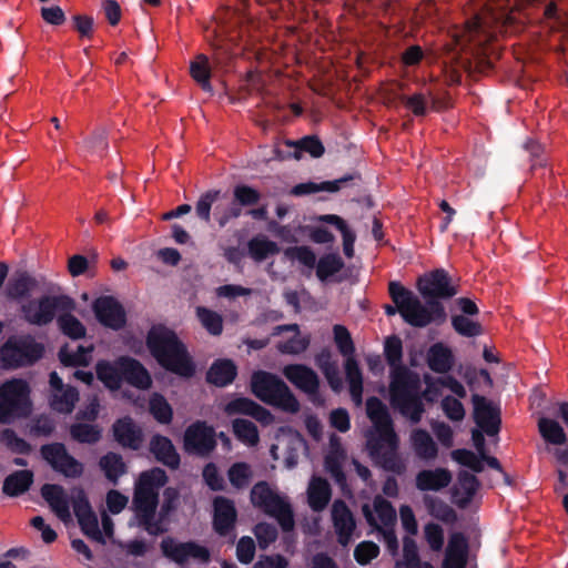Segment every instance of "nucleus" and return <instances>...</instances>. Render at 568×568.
<instances>
[{
	"label": "nucleus",
	"mask_w": 568,
	"mask_h": 568,
	"mask_svg": "<svg viewBox=\"0 0 568 568\" xmlns=\"http://www.w3.org/2000/svg\"><path fill=\"white\" fill-rule=\"evenodd\" d=\"M70 312L62 311L59 313L58 325L64 335L75 339L81 338L85 335V327Z\"/></svg>",
	"instance_id": "603ef678"
},
{
	"label": "nucleus",
	"mask_w": 568,
	"mask_h": 568,
	"mask_svg": "<svg viewBox=\"0 0 568 568\" xmlns=\"http://www.w3.org/2000/svg\"><path fill=\"white\" fill-rule=\"evenodd\" d=\"M221 191L219 190H210L202 194L196 203L195 211L196 215L205 221L210 222L211 220V209L214 202L220 197Z\"/></svg>",
	"instance_id": "680f3d73"
},
{
	"label": "nucleus",
	"mask_w": 568,
	"mask_h": 568,
	"mask_svg": "<svg viewBox=\"0 0 568 568\" xmlns=\"http://www.w3.org/2000/svg\"><path fill=\"white\" fill-rule=\"evenodd\" d=\"M232 428L235 437L246 446L253 447L258 444V430L251 420L236 418L233 420Z\"/></svg>",
	"instance_id": "de8ad7c7"
},
{
	"label": "nucleus",
	"mask_w": 568,
	"mask_h": 568,
	"mask_svg": "<svg viewBox=\"0 0 568 568\" xmlns=\"http://www.w3.org/2000/svg\"><path fill=\"white\" fill-rule=\"evenodd\" d=\"M538 429L545 442L552 445H564L567 435L562 426L555 419L541 417L538 422Z\"/></svg>",
	"instance_id": "a19ab883"
},
{
	"label": "nucleus",
	"mask_w": 568,
	"mask_h": 568,
	"mask_svg": "<svg viewBox=\"0 0 568 568\" xmlns=\"http://www.w3.org/2000/svg\"><path fill=\"white\" fill-rule=\"evenodd\" d=\"M442 409L446 417L453 422H460L465 417V408L459 399L446 396L442 400Z\"/></svg>",
	"instance_id": "338daca9"
},
{
	"label": "nucleus",
	"mask_w": 568,
	"mask_h": 568,
	"mask_svg": "<svg viewBox=\"0 0 568 568\" xmlns=\"http://www.w3.org/2000/svg\"><path fill=\"white\" fill-rule=\"evenodd\" d=\"M379 554V547L373 541H362L354 550V557L359 565H367Z\"/></svg>",
	"instance_id": "774afa93"
},
{
	"label": "nucleus",
	"mask_w": 568,
	"mask_h": 568,
	"mask_svg": "<svg viewBox=\"0 0 568 568\" xmlns=\"http://www.w3.org/2000/svg\"><path fill=\"white\" fill-rule=\"evenodd\" d=\"M37 287V281L27 275L20 274L9 281L7 285V295L12 300H21L29 296Z\"/></svg>",
	"instance_id": "c03bdc74"
},
{
	"label": "nucleus",
	"mask_w": 568,
	"mask_h": 568,
	"mask_svg": "<svg viewBox=\"0 0 568 568\" xmlns=\"http://www.w3.org/2000/svg\"><path fill=\"white\" fill-rule=\"evenodd\" d=\"M318 221L334 225L342 234L344 254L351 258L354 255V243L356 236L354 232L347 226L345 221L335 214L321 215Z\"/></svg>",
	"instance_id": "4c0bfd02"
},
{
	"label": "nucleus",
	"mask_w": 568,
	"mask_h": 568,
	"mask_svg": "<svg viewBox=\"0 0 568 568\" xmlns=\"http://www.w3.org/2000/svg\"><path fill=\"white\" fill-rule=\"evenodd\" d=\"M388 292L395 306L386 305L385 313L392 316L398 312L412 326L425 327L433 322H443L446 317L444 306L439 302L428 301L423 305L417 296L397 282L389 283Z\"/></svg>",
	"instance_id": "20e7f679"
},
{
	"label": "nucleus",
	"mask_w": 568,
	"mask_h": 568,
	"mask_svg": "<svg viewBox=\"0 0 568 568\" xmlns=\"http://www.w3.org/2000/svg\"><path fill=\"white\" fill-rule=\"evenodd\" d=\"M252 393L263 403L287 413H297L300 403L288 386L276 375L258 371L252 375Z\"/></svg>",
	"instance_id": "6e6552de"
},
{
	"label": "nucleus",
	"mask_w": 568,
	"mask_h": 568,
	"mask_svg": "<svg viewBox=\"0 0 568 568\" xmlns=\"http://www.w3.org/2000/svg\"><path fill=\"white\" fill-rule=\"evenodd\" d=\"M79 400V393L72 386H67L64 390L53 392L50 399V406L53 410L62 414H70L75 403Z\"/></svg>",
	"instance_id": "ea45409f"
},
{
	"label": "nucleus",
	"mask_w": 568,
	"mask_h": 568,
	"mask_svg": "<svg viewBox=\"0 0 568 568\" xmlns=\"http://www.w3.org/2000/svg\"><path fill=\"white\" fill-rule=\"evenodd\" d=\"M41 455L54 470L63 474L65 477L74 478L83 473L82 464L68 454L63 444L44 445L41 448Z\"/></svg>",
	"instance_id": "2eb2a0df"
},
{
	"label": "nucleus",
	"mask_w": 568,
	"mask_h": 568,
	"mask_svg": "<svg viewBox=\"0 0 568 568\" xmlns=\"http://www.w3.org/2000/svg\"><path fill=\"white\" fill-rule=\"evenodd\" d=\"M41 495L61 521L69 523L71 520L70 503L61 486L45 484L41 488Z\"/></svg>",
	"instance_id": "bb28decb"
},
{
	"label": "nucleus",
	"mask_w": 568,
	"mask_h": 568,
	"mask_svg": "<svg viewBox=\"0 0 568 568\" xmlns=\"http://www.w3.org/2000/svg\"><path fill=\"white\" fill-rule=\"evenodd\" d=\"M273 335L281 336V339L276 344V348L282 354H301L307 349L311 343L308 335L301 334L297 324L276 326Z\"/></svg>",
	"instance_id": "6ab92c4d"
},
{
	"label": "nucleus",
	"mask_w": 568,
	"mask_h": 568,
	"mask_svg": "<svg viewBox=\"0 0 568 568\" xmlns=\"http://www.w3.org/2000/svg\"><path fill=\"white\" fill-rule=\"evenodd\" d=\"M452 473L446 468L424 469L416 475V488L422 491H438L452 483Z\"/></svg>",
	"instance_id": "c85d7f7f"
},
{
	"label": "nucleus",
	"mask_w": 568,
	"mask_h": 568,
	"mask_svg": "<svg viewBox=\"0 0 568 568\" xmlns=\"http://www.w3.org/2000/svg\"><path fill=\"white\" fill-rule=\"evenodd\" d=\"M196 315L202 326L212 335H220L223 331V318L222 316L206 307L199 306L196 308Z\"/></svg>",
	"instance_id": "5fc2aeb1"
},
{
	"label": "nucleus",
	"mask_w": 568,
	"mask_h": 568,
	"mask_svg": "<svg viewBox=\"0 0 568 568\" xmlns=\"http://www.w3.org/2000/svg\"><path fill=\"white\" fill-rule=\"evenodd\" d=\"M93 346H79L75 352L64 346L59 352V359L65 366H87L91 361Z\"/></svg>",
	"instance_id": "09e8293b"
},
{
	"label": "nucleus",
	"mask_w": 568,
	"mask_h": 568,
	"mask_svg": "<svg viewBox=\"0 0 568 568\" xmlns=\"http://www.w3.org/2000/svg\"><path fill=\"white\" fill-rule=\"evenodd\" d=\"M74 303L68 296L43 295L24 302L21 305V314L29 324L44 326L51 323L58 313L72 311Z\"/></svg>",
	"instance_id": "f8f14e48"
},
{
	"label": "nucleus",
	"mask_w": 568,
	"mask_h": 568,
	"mask_svg": "<svg viewBox=\"0 0 568 568\" xmlns=\"http://www.w3.org/2000/svg\"><path fill=\"white\" fill-rule=\"evenodd\" d=\"M428 367L436 373H447L452 369L454 357L452 351L442 343L432 345L427 352Z\"/></svg>",
	"instance_id": "f704fd0d"
},
{
	"label": "nucleus",
	"mask_w": 568,
	"mask_h": 568,
	"mask_svg": "<svg viewBox=\"0 0 568 568\" xmlns=\"http://www.w3.org/2000/svg\"><path fill=\"white\" fill-rule=\"evenodd\" d=\"M150 412L154 418L162 424H168L172 419V408L161 395L154 394L151 397Z\"/></svg>",
	"instance_id": "052dcab7"
},
{
	"label": "nucleus",
	"mask_w": 568,
	"mask_h": 568,
	"mask_svg": "<svg viewBox=\"0 0 568 568\" xmlns=\"http://www.w3.org/2000/svg\"><path fill=\"white\" fill-rule=\"evenodd\" d=\"M150 449L155 458L165 466L173 469L179 467L180 456L169 438L160 435L154 436L151 440Z\"/></svg>",
	"instance_id": "473e14b6"
},
{
	"label": "nucleus",
	"mask_w": 568,
	"mask_h": 568,
	"mask_svg": "<svg viewBox=\"0 0 568 568\" xmlns=\"http://www.w3.org/2000/svg\"><path fill=\"white\" fill-rule=\"evenodd\" d=\"M216 445L214 428L205 422H196L190 425L184 434V448L187 453L207 455Z\"/></svg>",
	"instance_id": "dca6fc26"
},
{
	"label": "nucleus",
	"mask_w": 568,
	"mask_h": 568,
	"mask_svg": "<svg viewBox=\"0 0 568 568\" xmlns=\"http://www.w3.org/2000/svg\"><path fill=\"white\" fill-rule=\"evenodd\" d=\"M424 504L427 508L428 514L435 519L447 525H453L456 523V511L444 500L437 497L426 496L424 497Z\"/></svg>",
	"instance_id": "e433bc0d"
},
{
	"label": "nucleus",
	"mask_w": 568,
	"mask_h": 568,
	"mask_svg": "<svg viewBox=\"0 0 568 568\" xmlns=\"http://www.w3.org/2000/svg\"><path fill=\"white\" fill-rule=\"evenodd\" d=\"M384 355L390 367L389 403L410 423L420 422L425 408L419 396V377L402 364L403 344L399 337L385 341Z\"/></svg>",
	"instance_id": "f257e3e1"
},
{
	"label": "nucleus",
	"mask_w": 568,
	"mask_h": 568,
	"mask_svg": "<svg viewBox=\"0 0 568 568\" xmlns=\"http://www.w3.org/2000/svg\"><path fill=\"white\" fill-rule=\"evenodd\" d=\"M363 514L367 523L377 530L392 528L396 524L395 508L382 496H376L374 498L373 508L368 505H364Z\"/></svg>",
	"instance_id": "aec40b11"
},
{
	"label": "nucleus",
	"mask_w": 568,
	"mask_h": 568,
	"mask_svg": "<svg viewBox=\"0 0 568 568\" xmlns=\"http://www.w3.org/2000/svg\"><path fill=\"white\" fill-rule=\"evenodd\" d=\"M190 74L192 79L205 91H211V68L205 54H197L190 64Z\"/></svg>",
	"instance_id": "37998d69"
},
{
	"label": "nucleus",
	"mask_w": 568,
	"mask_h": 568,
	"mask_svg": "<svg viewBox=\"0 0 568 568\" xmlns=\"http://www.w3.org/2000/svg\"><path fill=\"white\" fill-rule=\"evenodd\" d=\"M332 521L337 541L347 546L353 538L356 523L352 511L343 500H335L332 506Z\"/></svg>",
	"instance_id": "4be33fe9"
},
{
	"label": "nucleus",
	"mask_w": 568,
	"mask_h": 568,
	"mask_svg": "<svg viewBox=\"0 0 568 568\" xmlns=\"http://www.w3.org/2000/svg\"><path fill=\"white\" fill-rule=\"evenodd\" d=\"M98 321L104 326L119 329L125 324V313L121 304L111 296H101L93 303Z\"/></svg>",
	"instance_id": "412c9836"
},
{
	"label": "nucleus",
	"mask_w": 568,
	"mask_h": 568,
	"mask_svg": "<svg viewBox=\"0 0 568 568\" xmlns=\"http://www.w3.org/2000/svg\"><path fill=\"white\" fill-rule=\"evenodd\" d=\"M402 102L412 111L415 116H424L428 110V100L424 93H414L413 95H403Z\"/></svg>",
	"instance_id": "69168bd1"
},
{
	"label": "nucleus",
	"mask_w": 568,
	"mask_h": 568,
	"mask_svg": "<svg viewBox=\"0 0 568 568\" xmlns=\"http://www.w3.org/2000/svg\"><path fill=\"white\" fill-rule=\"evenodd\" d=\"M366 413L373 424L367 437V447L371 455L385 457V468L400 474L405 466L395 454L398 438L387 407L379 398L369 397L366 400Z\"/></svg>",
	"instance_id": "f03ea898"
},
{
	"label": "nucleus",
	"mask_w": 568,
	"mask_h": 568,
	"mask_svg": "<svg viewBox=\"0 0 568 568\" xmlns=\"http://www.w3.org/2000/svg\"><path fill=\"white\" fill-rule=\"evenodd\" d=\"M424 537L429 548L439 552L444 547V530L434 523H428L424 526Z\"/></svg>",
	"instance_id": "0e129e2a"
},
{
	"label": "nucleus",
	"mask_w": 568,
	"mask_h": 568,
	"mask_svg": "<svg viewBox=\"0 0 568 568\" xmlns=\"http://www.w3.org/2000/svg\"><path fill=\"white\" fill-rule=\"evenodd\" d=\"M113 433L116 442L132 449H138L142 444V432L129 417L119 419L113 425Z\"/></svg>",
	"instance_id": "7c9ffc66"
},
{
	"label": "nucleus",
	"mask_w": 568,
	"mask_h": 568,
	"mask_svg": "<svg viewBox=\"0 0 568 568\" xmlns=\"http://www.w3.org/2000/svg\"><path fill=\"white\" fill-rule=\"evenodd\" d=\"M251 476V468L245 463H235L229 469V479L231 484L236 488L246 487L248 485Z\"/></svg>",
	"instance_id": "e2e57ef3"
},
{
	"label": "nucleus",
	"mask_w": 568,
	"mask_h": 568,
	"mask_svg": "<svg viewBox=\"0 0 568 568\" xmlns=\"http://www.w3.org/2000/svg\"><path fill=\"white\" fill-rule=\"evenodd\" d=\"M70 433L72 438L80 443L93 444L101 437V429L89 424H74L71 426Z\"/></svg>",
	"instance_id": "4d7b16f0"
},
{
	"label": "nucleus",
	"mask_w": 568,
	"mask_h": 568,
	"mask_svg": "<svg viewBox=\"0 0 568 568\" xmlns=\"http://www.w3.org/2000/svg\"><path fill=\"white\" fill-rule=\"evenodd\" d=\"M146 343L151 354L165 369L183 377L194 374V365L185 346L171 329L162 325L153 326Z\"/></svg>",
	"instance_id": "39448f33"
},
{
	"label": "nucleus",
	"mask_w": 568,
	"mask_h": 568,
	"mask_svg": "<svg viewBox=\"0 0 568 568\" xmlns=\"http://www.w3.org/2000/svg\"><path fill=\"white\" fill-rule=\"evenodd\" d=\"M513 22L510 14L497 12L493 8H486L468 20L462 30L453 34L455 44L466 50L470 47L484 48V45L507 32V27Z\"/></svg>",
	"instance_id": "423d86ee"
},
{
	"label": "nucleus",
	"mask_w": 568,
	"mask_h": 568,
	"mask_svg": "<svg viewBox=\"0 0 568 568\" xmlns=\"http://www.w3.org/2000/svg\"><path fill=\"white\" fill-rule=\"evenodd\" d=\"M33 481V475L29 470H18L9 475L3 483V493L8 496H19L27 491Z\"/></svg>",
	"instance_id": "58836bf2"
},
{
	"label": "nucleus",
	"mask_w": 568,
	"mask_h": 568,
	"mask_svg": "<svg viewBox=\"0 0 568 568\" xmlns=\"http://www.w3.org/2000/svg\"><path fill=\"white\" fill-rule=\"evenodd\" d=\"M214 49L213 61L216 65L224 67L227 61L237 55L240 50L234 47V37L230 36L227 39L220 38L212 43Z\"/></svg>",
	"instance_id": "3c124183"
},
{
	"label": "nucleus",
	"mask_w": 568,
	"mask_h": 568,
	"mask_svg": "<svg viewBox=\"0 0 568 568\" xmlns=\"http://www.w3.org/2000/svg\"><path fill=\"white\" fill-rule=\"evenodd\" d=\"M248 254L255 262H262L270 255L278 253V246L275 242L265 236H255L247 243Z\"/></svg>",
	"instance_id": "a18cd8bd"
},
{
	"label": "nucleus",
	"mask_w": 568,
	"mask_h": 568,
	"mask_svg": "<svg viewBox=\"0 0 568 568\" xmlns=\"http://www.w3.org/2000/svg\"><path fill=\"white\" fill-rule=\"evenodd\" d=\"M30 388L22 379H10L0 386V423L9 424L30 410Z\"/></svg>",
	"instance_id": "9b49d317"
},
{
	"label": "nucleus",
	"mask_w": 568,
	"mask_h": 568,
	"mask_svg": "<svg viewBox=\"0 0 568 568\" xmlns=\"http://www.w3.org/2000/svg\"><path fill=\"white\" fill-rule=\"evenodd\" d=\"M331 499V487L326 479L313 477L307 488V500L310 507L320 511L323 510Z\"/></svg>",
	"instance_id": "72a5a7b5"
},
{
	"label": "nucleus",
	"mask_w": 568,
	"mask_h": 568,
	"mask_svg": "<svg viewBox=\"0 0 568 568\" xmlns=\"http://www.w3.org/2000/svg\"><path fill=\"white\" fill-rule=\"evenodd\" d=\"M285 256L291 261H296L298 264L312 271L316 267V255L314 251L305 245L287 247L284 252Z\"/></svg>",
	"instance_id": "864d4df0"
},
{
	"label": "nucleus",
	"mask_w": 568,
	"mask_h": 568,
	"mask_svg": "<svg viewBox=\"0 0 568 568\" xmlns=\"http://www.w3.org/2000/svg\"><path fill=\"white\" fill-rule=\"evenodd\" d=\"M285 378L301 392L305 393L314 404H322L318 395L320 378L315 371L303 364H290L282 371Z\"/></svg>",
	"instance_id": "4468645a"
},
{
	"label": "nucleus",
	"mask_w": 568,
	"mask_h": 568,
	"mask_svg": "<svg viewBox=\"0 0 568 568\" xmlns=\"http://www.w3.org/2000/svg\"><path fill=\"white\" fill-rule=\"evenodd\" d=\"M417 287L425 297L449 298L457 294V290L450 283V277L445 270H435L418 278Z\"/></svg>",
	"instance_id": "f3484780"
},
{
	"label": "nucleus",
	"mask_w": 568,
	"mask_h": 568,
	"mask_svg": "<svg viewBox=\"0 0 568 568\" xmlns=\"http://www.w3.org/2000/svg\"><path fill=\"white\" fill-rule=\"evenodd\" d=\"M479 488V481L475 475L460 471L457 481L452 489V500L459 508H466Z\"/></svg>",
	"instance_id": "a878e982"
},
{
	"label": "nucleus",
	"mask_w": 568,
	"mask_h": 568,
	"mask_svg": "<svg viewBox=\"0 0 568 568\" xmlns=\"http://www.w3.org/2000/svg\"><path fill=\"white\" fill-rule=\"evenodd\" d=\"M98 378L110 389H119L122 382V374L119 359L114 364L101 361L97 364Z\"/></svg>",
	"instance_id": "79ce46f5"
},
{
	"label": "nucleus",
	"mask_w": 568,
	"mask_h": 568,
	"mask_svg": "<svg viewBox=\"0 0 568 568\" xmlns=\"http://www.w3.org/2000/svg\"><path fill=\"white\" fill-rule=\"evenodd\" d=\"M468 541L462 532H453L448 538L442 568H466Z\"/></svg>",
	"instance_id": "b1692460"
},
{
	"label": "nucleus",
	"mask_w": 568,
	"mask_h": 568,
	"mask_svg": "<svg viewBox=\"0 0 568 568\" xmlns=\"http://www.w3.org/2000/svg\"><path fill=\"white\" fill-rule=\"evenodd\" d=\"M284 145L293 149V153H284L278 145L275 146L274 153L275 159L277 160H286L288 158H294L296 160H300L303 152L308 153L313 158H320L324 154V145L321 142V140L316 136H305L298 141H291L286 140L284 142Z\"/></svg>",
	"instance_id": "5701e85b"
},
{
	"label": "nucleus",
	"mask_w": 568,
	"mask_h": 568,
	"mask_svg": "<svg viewBox=\"0 0 568 568\" xmlns=\"http://www.w3.org/2000/svg\"><path fill=\"white\" fill-rule=\"evenodd\" d=\"M225 412L229 415H248L265 425L273 422V415L266 408L246 397H239L229 402L225 406Z\"/></svg>",
	"instance_id": "cd10ccee"
},
{
	"label": "nucleus",
	"mask_w": 568,
	"mask_h": 568,
	"mask_svg": "<svg viewBox=\"0 0 568 568\" xmlns=\"http://www.w3.org/2000/svg\"><path fill=\"white\" fill-rule=\"evenodd\" d=\"M410 445L416 456L425 462L437 458L438 447L433 437L425 429H414L410 434Z\"/></svg>",
	"instance_id": "2f4dec72"
},
{
	"label": "nucleus",
	"mask_w": 568,
	"mask_h": 568,
	"mask_svg": "<svg viewBox=\"0 0 568 568\" xmlns=\"http://www.w3.org/2000/svg\"><path fill=\"white\" fill-rule=\"evenodd\" d=\"M474 419L488 436H496L500 430V410L484 396L474 395Z\"/></svg>",
	"instance_id": "a211bd4d"
},
{
	"label": "nucleus",
	"mask_w": 568,
	"mask_h": 568,
	"mask_svg": "<svg viewBox=\"0 0 568 568\" xmlns=\"http://www.w3.org/2000/svg\"><path fill=\"white\" fill-rule=\"evenodd\" d=\"M168 481L164 470L153 468L140 475L133 496V509L139 526L150 535L156 536L166 530L161 519H156L159 489Z\"/></svg>",
	"instance_id": "7ed1b4c3"
},
{
	"label": "nucleus",
	"mask_w": 568,
	"mask_h": 568,
	"mask_svg": "<svg viewBox=\"0 0 568 568\" xmlns=\"http://www.w3.org/2000/svg\"><path fill=\"white\" fill-rule=\"evenodd\" d=\"M418 548L414 539L406 537L403 540V559L397 561L395 568H420Z\"/></svg>",
	"instance_id": "6e6d98bb"
},
{
	"label": "nucleus",
	"mask_w": 568,
	"mask_h": 568,
	"mask_svg": "<svg viewBox=\"0 0 568 568\" xmlns=\"http://www.w3.org/2000/svg\"><path fill=\"white\" fill-rule=\"evenodd\" d=\"M452 458L471 470L479 473L484 469L481 457L471 450L459 448L452 452Z\"/></svg>",
	"instance_id": "13d9d810"
},
{
	"label": "nucleus",
	"mask_w": 568,
	"mask_h": 568,
	"mask_svg": "<svg viewBox=\"0 0 568 568\" xmlns=\"http://www.w3.org/2000/svg\"><path fill=\"white\" fill-rule=\"evenodd\" d=\"M334 341L339 353L346 357L344 363L345 376L349 387V395L356 406L363 403V374L353 354L355 352L348 329L343 325L333 328Z\"/></svg>",
	"instance_id": "9d476101"
},
{
	"label": "nucleus",
	"mask_w": 568,
	"mask_h": 568,
	"mask_svg": "<svg viewBox=\"0 0 568 568\" xmlns=\"http://www.w3.org/2000/svg\"><path fill=\"white\" fill-rule=\"evenodd\" d=\"M454 329L466 337H475L481 334V325L465 315H455L452 317Z\"/></svg>",
	"instance_id": "bf43d9fd"
},
{
	"label": "nucleus",
	"mask_w": 568,
	"mask_h": 568,
	"mask_svg": "<svg viewBox=\"0 0 568 568\" xmlns=\"http://www.w3.org/2000/svg\"><path fill=\"white\" fill-rule=\"evenodd\" d=\"M119 365L122 381L140 389H148L151 386L152 381L148 371L138 361L130 357H120Z\"/></svg>",
	"instance_id": "c756f323"
},
{
	"label": "nucleus",
	"mask_w": 568,
	"mask_h": 568,
	"mask_svg": "<svg viewBox=\"0 0 568 568\" xmlns=\"http://www.w3.org/2000/svg\"><path fill=\"white\" fill-rule=\"evenodd\" d=\"M161 549L166 558L179 565H183L190 559L200 562L210 560L209 549L194 541L180 542L172 537H166L161 541Z\"/></svg>",
	"instance_id": "ddd939ff"
},
{
	"label": "nucleus",
	"mask_w": 568,
	"mask_h": 568,
	"mask_svg": "<svg viewBox=\"0 0 568 568\" xmlns=\"http://www.w3.org/2000/svg\"><path fill=\"white\" fill-rule=\"evenodd\" d=\"M236 376V366L230 359L216 361L206 374L209 383L216 386H225L234 381Z\"/></svg>",
	"instance_id": "c9c22d12"
},
{
	"label": "nucleus",
	"mask_w": 568,
	"mask_h": 568,
	"mask_svg": "<svg viewBox=\"0 0 568 568\" xmlns=\"http://www.w3.org/2000/svg\"><path fill=\"white\" fill-rule=\"evenodd\" d=\"M344 267L342 257L335 253L324 254L316 263V276L322 282L327 281Z\"/></svg>",
	"instance_id": "49530a36"
},
{
	"label": "nucleus",
	"mask_w": 568,
	"mask_h": 568,
	"mask_svg": "<svg viewBox=\"0 0 568 568\" xmlns=\"http://www.w3.org/2000/svg\"><path fill=\"white\" fill-rule=\"evenodd\" d=\"M44 353V346L29 334L10 336L0 347V362L7 369L33 365Z\"/></svg>",
	"instance_id": "1a4fd4ad"
},
{
	"label": "nucleus",
	"mask_w": 568,
	"mask_h": 568,
	"mask_svg": "<svg viewBox=\"0 0 568 568\" xmlns=\"http://www.w3.org/2000/svg\"><path fill=\"white\" fill-rule=\"evenodd\" d=\"M250 498L252 505L274 518L284 532L294 529V513L288 497L274 490L268 483H256L251 489Z\"/></svg>",
	"instance_id": "0eeeda50"
},
{
	"label": "nucleus",
	"mask_w": 568,
	"mask_h": 568,
	"mask_svg": "<svg viewBox=\"0 0 568 568\" xmlns=\"http://www.w3.org/2000/svg\"><path fill=\"white\" fill-rule=\"evenodd\" d=\"M214 516L213 526L215 531L221 536L229 535L236 521V510L232 500L219 496L213 501Z\"/></svg>",
	"instance_id": "393cba45"
},
{
	"label": "nucleus",
	"mask_w": 568,
	"mask_h": 568,
	"mask_svg": "<svg viewBox=\"0 0 568 568\" xmlns=\"http://www.w3.org/2000/svg\"><path fill=\"white\" fill-rule=\"evenodd\" d=\"M100 467L105 477L113 484H116L119 477L125 473V464L122 457L115 453H108L101 457Z\"/></svg>",
	"instance_id": "8fccbe9b"
}]
</instances>
